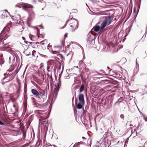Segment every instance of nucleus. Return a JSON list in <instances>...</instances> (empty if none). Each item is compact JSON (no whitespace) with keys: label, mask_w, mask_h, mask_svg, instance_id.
I'll use <instances>...</instances> for the list:
<instances>
[{"label":"nucleus","mask_w":147,"mask_h":147,"mask_svg":"<svg viewBox=\"0 0 147 147\" xmlns=\"http://www.w3.org/2000/svg\"><path fill=\"white\" fill-rule=\"evenodd\" d=\"M9 28L7 26L4 28L0 34V45L4 44L3 39L5 40L7 38V34L6 31L8 32Z\"/></svg>","instance_id":"1"},{"label":"nucleus","mask_w":147,"mask_h":147,"mask_svg":"<svg viewBox=\"0 0 147 147\" xmlns=\"http://www.w3.org/2000/svg\"><path fill=\"white\" fill-rule=\"evenodd\" d=\"M69 22L70 23L69 25L70 27H72V31L73 32L74 31L75 29L78 28V20L75 19L71 18L70 20H67L64 25L63 27V28L65 27L66 26L67 23Z\"/></svg>","instance_id":"2"},{"label":"nucleus","mask_w":147,"mask_h":147,"mask_svg":"<svg viewBox=\"0 0 147 147\" xmlns=\"http://www.w3.org/2000/svg\"><path fill=\"white\" fill-rule=\"evenodd\" d=\"M113 18L111 16H106L105 19L101 25L102 29L104 28L106 25L108 26L112 22Z\"/></svg>","instance_id":"3"},{"label":"nucleus","mask_w":147,"mask_h":147,"mask_svg":"<svg viewBox=\"0 0 147 147\" xmlns=\"http://www.w3.org/2000/svg\"><path fill=\"white\" fill-rule=\"evenodd\" d=\"M32 94L34 95L38 96L40 98H42L45 96V91L41 89H40L38 92L34 89H32L31 90Z\"/></svg>","instance_id":"4"},{"label":"nucleus","mask_w":147,"mask_h":147,"mask_svg":"<svg viewBox=\"0 0 147 147\" xmlns=\"http://www.w3.org/2000/svg\"><path fill=\"white\" fill-rule=\"evenodd\" d=\"M97 36L96 34H94L92 33V31L89 32L87 36V42L89 43H92L95 42V39Z\"/></svg>","instance_id":"5"},{"label":"nucleus","mask_w":147,"mask_h":147,"mask_svg":"<svg viewBox=\"0 0 147 147\" xmlns=\"http://www.w3.org/2000/svg\"><path fill=\"white\" fill-rule=\"evenodd\" d=\"M12 19L17 22L16 23L19 24V26L22 28V30L24 29L23 24H24L23 22L21 20V16L19 14H16L13 16H12Z\"/></svg>","instance_id":"6"},{"label":"nucleus","mask_w":147,"mask_h":147,"mask_svg":"<svg viewBox=\"0 0 147 147\" xmlns=\"http://www.w3.org/2000/svg\"><path fill=\"white\" fill-rule=\"evenodd\" d=\"M39 124L41 123L43 124L47 128V129H48V120L47 119V118L45 119L43 117H41L39 120Z\"/></svg>","instance_id":"7"},{"label":"nucleus","mask_w":147,"mask_h":147,"mask_svg":"<svg viewBox=\"0 0 147 147\" xmlns=\"http://www.w3.org/2000/svg\"><path fill=\"white\" fill-rule=\"evenodd\" d=\"M79 100L82 104H84V94H80L79 95Z\"/></svg>","instance_id":"8"},{"label":"nucleus","mask_w":147,"mask_h":147,"mask_svg":"<svg viewBox=\"0 0 147 147\" xmlns=\"http://www.w3.org/2000/svg\"><path fill=\"white\" fill-rule=\"evenodd\" d=\"M32 6L28 4L24 3L22 6L23 9L27 11L28 8H32Z\"/></svg>","instance_id":"9"},{"label":"nucleus","mask_w":147,"mask_h":147,"mask_svg":"<svg viewBox=\"0 0 147 147\" xmlns=\"http://www.w3.org/2000/svg\"><path fill=\"white\" fill-rule=\"evenodd\" d=\"M15 61V57L14 56L11 54H10L9 58V63H13Z\"/></svg>","instance_id":"10"},{"label":"nucleus","mask_w":147,"mask_h":147,"mask_svg":"<svg viewBox=\"0 0 147 147\" xmlns=\"http://www.w3.org/2000/svg\"><path fill=\"white\" fill-rule=\"evenodd\" d=\"M59 89L55 88L54 92V98L55 99L57 97L58 94V92L59 91Z\"/></svg>","instance_id":"11"},{"label":"nucleus","mask_w":147,"mask_h":147,"mask_svg":"<svg viewBox=\"0 0 147 147\" xmlns=\"http://www.w3.org/2000/svg\"><path fill=\"white\" fill-rule=\"evenodd\" d=\"M100 27L99 26L96 25L93 28L91 31H92V30L94 29V30L95 31L98 32L100 29Z\"/></svg>","instance_id":"12"},{"label":"nucleus","mask_w":147,"mask_h":147,"mask_svg":"<svg viewBox=\"0 0 147 147\" xmlns=\"http://www.w3.org/2000/svg\"><path fill=\"white\" fill-rule=\"evenodd\" d=\"M60 86H61L60 81V80H59L58 81V83H56L55 84V88L59 89Z\"/></svg>","instance_id":"13"},{"label":"nucleus","mask_w":147,"mask_h":147,"mask_svg":"<svg viewBox=\"0 0 147 147\" xmlns=\"http://www.w3.org/2000/svg\"><path fill=\"white\" fill-rule=\"evenodd\" d=\"M2 47L3 48H5V50L7 51V48H9L11 47V46L10 45L8 44H5L3 45V46H2Z\"/></svg>","instance_id":"14"},{"label":"nucleus","mask_w":147,"mask_h":147,"mask_svg":"<svg viewBox=\"0 0 147 147\" xmlns=\"http://www.w3.org/2000/svg\"><path fill=\"white\" fill-rule=\"evenodd\" d=\"M51 51L53 53H54V52H56L59 51V49L57 48H54V47L53 48H51Z\"/></svg>","instance_id":"15"},{"label":"nucleus","mask_w":147,"mask_h":147,"mask_svg":"<svg viewBox=\"0 0 147 147\" xmlns=\"http://www.w3.org/2000/svg\"><path fill=\"white\" fill-rule=\"evenodd\" d=\"M79 63L80 66L81 65L82 67L84 68L86 67V65L84 63L83 61L82 60L80 61Z\"/></svg>","instance_id":"16"},{"label":"nucleus","mask_w":147,"mask_h":147,"mask_svg":"<svg viewBox=\"0 0 147 147\" xmlns=\"http://www.w3.org/2000/svg\"><path fill=\"white\" fill-rule=\"evenodd\" d=\"M63 44V42H61V45H58L57 46H55L54 48H57V49H58L59 50V49H61V48L62 47Z\"/></svg>","instance_id":"17"},{"label":"nucleus","mask_w":147,"mask_h":147,"mask_svg":"<svg viewBox=\"0 0 147 147\" xmlns=\"http://www.w3.org/2000/svg\"><path fill=\"white\" fill-rule=\"evenodd\" d=\"M81 104V103H79L77 105L76 104V106L78 109H80L82 108V106Z\"/></svg>","instance_id":"18"},{"label":"nucleus","mask_w":147,"mask_h":147,"mask_svg":"<svg viewBox=\"0 0 147 147\" xmlns=\"http://www.w3.org/2000/svg\"><path fill=\"white\" fill-rule=\"evenodd\" d=\"M84 85H82L81 86V87L79 89V91L81 92L84 91Z\"/></svg>","instance_id":"19"},{"label":"nucleus","mask_w":147,"mask_h":147,"mask_svg":"<svg viewBox=\"0 0 147 147\" xmlns=\"http://www.w3.org/2000/svg\"><path fill=\"white\" fill-rule=\"evenodd\" d=\"M15 75L13 73L9 76V80H12L14 78Z\"/></svg>","instance_id":"20"},{"label":"nucleus","mask_w":147,"mask_h":147,"mask_svg":"<svg viewBox=\"0 0 147 147\" xmlns=\"http://www.w3.org/2000/svg\"><path fill=\"white\" fill-rule=\"evenodd\" d=\"M139 70V68L138 67H135L134 68V71L136 74H137Z\"/></svg>","instance_id":"21"},{"label":"nucleus","mask_w":147,"mask_h":147,"mask_svg":"<svg viewBox=\"0 0 147 147\" xmlns=\"http://www.w3.org/2000/svg\"><path fill=\"white\" fill-rule=\"evenodd\" d=\"M14 69V68L13 66L11 65L10 68L7 71L9 72H11L13 71Z\"/></svg>","instance_id":"22"},{"label":"nucleus","mask_w":147,"mask_h":147,"mask_svg":"<svg viewBox=\"0 0 147 147\" xmlns=\"http://www.w3.org/2000/svg\"><path fill=\"white\" fill-rule=\"evenodd\" d=\"M124 99V97H121L118 99V102H121Z\"/></svg>","instance_id":"23"},{"label":"nucleus","mask_w":147,"mask_h":147,"mask_svg":"<svg viewBox=\"0 0 147 147\" xmlns=\"http://www.w3.org/2000/svg\"><path fill=\"white\" fill-rule=\"evenodd\" d=\"M53 67L51 66V63H48V66L47 67V68H48V69H50L51 68Z\"/></svg>","instance_id":"24"},{"label":"nucleus","mask_w":147,"mask_h":147,"mask_svg":"<svg viewBox=\"0 0 147 147\" xmlns=\"http://www.w3.org/2000/svg\"><path fill=\"white\" fill-rule=\"evenodd\" d=\"M85 71L86 72H88L87 74L88 75H89V74H90V70L88 68H85Z\"/></svg>","instance_id":"25"},{"label":"nucleus","mask_w":147,"mask_h":147,"mask_svg":"<svg viewBox=\"0 0 147 147\" xmlns=\"http://www.w3.org/2000/svg\"><path fill=\"white\" fill-rule=\"evenodd\" d=\"M31 17L30 16L27 19V22L28 23H29L30 22L31 20Z\"/></svg>","instance_id":"26"},{"label":"nucleus","mask_w":147,"mask_h":147,"mask_svg":"<svg viewBox=\"0 0 147 147\" xmlns=\"http://www.w3.org/2000/svg\"><path fill=\"white\" fill-rule=\"evenodd\" d=\"M31 17L30 16L27 19V22L28 23H29L30 22L31 20Z\"/></svg>","instance_id":"27"},{"label":"nucleus","mask_w":147,"mask_h":147,"mask_svg":"<svg viewBox=\"0 0 147 147\" xmlns=\"http://www.w3.org/2000/svg\"><path fill=\"white\" fill-rule=\"evenodd\" d=\"M2 18H4L5 17H7V16H6L7 15H6L4 12H3V13L2 14Z\"/></svg>","instance_id":"28"},{"label":"nucleus","mask_w":147,"mask_h":147,"mask_svg":"<svg viewBox=\"0 0 147 147\" xmlns=\"http://www.w3.org/2000/svg\"><path fill=\"white\" fill-rule=\"evenodd\" d=\"M108 134V132H105L104 136V138H106L107 137V135Z\"/></svg>","instance_id":"29"},{"label":"nucleus","mask_w":147,"mask_h":147,"mask_svg":"<svg viewBox=\"0 0 147 147\" xmlns=\"http://www.w3.org/2000/svg\"><path fill=\"white\" fill-rule=\"evenodd\" d=\"M120 117L122 119H124V115L123 114H121L120 115Z\"/></svg>","instance_id":"30"},{"label":"nucleus","mask_w":147,"mask_h":147,"mask_svg":"<svg viewBox=\"0 0 147 147\" xmlns=\"http://www.w3.org/2000/svg\"><path fill=\"white\" fill-rule=\"evenodd\" d=\"M27 108V105H26L25 104L24 105V109L26 111V109Z\"/></svg>","instance_id":"31"},{"label":"nucleus","mask_w":147,"mask_h":147,"mask_svg":"<svg viewBox=\"0 0 147 147\" xmlns=\"http://www.w3.org/2000/svg\"><path fill=\"white\" fill-rule=\"evenodd\" d=\"M5 124L0 120V125H4Z\"/></svg>","instance_id":"32"},{"label":"nucleus","mask_w":147,"mask_h":147,"mask_svg":"<svg viewBox=\"0 0 147 147\" xmlns=\"http://www.w3.org/2000/svg\"><path fill=\"white\" fill-rule=\"evenodd\" d=\"M129 138H127V139H126L125 141V144L126 143H127V142H128V140Z\"/></svg>","instance_id":"33"},{"label":"nucleus","mask_w":147,"mask_h":147,"mask_svg":"<svg viewBox=\"0 0 147 147\" xmlns=\"http://www.w3.org/2000/svg\"><path fill=\"white\" fill-rule=\"evenodd\" d=\"M51 47V45H50L49 44L48 45V46H47L48 49L49 50V51H50V49H49V48H50V47Z\"/></svg>","instance_id":"34"},{"label":"nucleus","mask_w":147,"mask_h":147,"mask_svg":"<svg viewBox=\"0 0 147 147\" xmlns=\"http://www.w3.org/2000/svg\"><path fill=\"white\" fill-rule=\"evenodd\" d=\"M35 28H36V30H37V33L38 34L39 32V29L37 27H35Z\"/></svg>","instance_id":"35"},{"label":"nucleus","mask_w":147,"mask_h":147,"mask_svg":"<svg viewBox=\"0 0 147 147\" xmlns=\"http://www.w3.org/2000/svg\"><path fill=\"white\" fill-rule=\"evenodd\" d=\"M20 89L19 88H18L17 90V93L19 94L20 93Z\"/></svg>","instance_id":"36"},{"label":"nucleus","mask_w":147,"mask_h":147,"mask_svg":"<svg viewBox=\"0 0 147 147\" xmlns=\"http://www.w3.org/2000/svg\"><path fill=\"white\" fill-rule=\"evenodd\" d=\"M72 12H75V13H76V12H77V10L76 9H73L72 10Z\"/></svg>","instance_id":"37"},{"label":"nucleus","mask_w":147,"mask_h":147,"mask_svg":"<svg viewBox=\"0 0 147 147\" xmlns=\"http://www.w3.org/2000/svg\"><path fill=\"white\" fill-rule=\"evenodd\" d=\"M35 53V51L34 50H33V51H32V55H34V53Z\"/></svg>","instance_id":"38"},{"label":"nucleus","mask_w":147,"mask_h":147,"mask_svg":"<svg viewBox=\"0 0 147 147\" xmlns=\"http://www.w3.org/2000/svg\"><path fill=\"white\" fill-rule=\"evenodd\" d=\"M8 81H6V82H2V84H3V85H4V84L5 83H6V82H7Z\"/></svg>","instance_id":"39"},{"label":"nucleus","mask_w":147,"mask_h":147,"mask_svg":"<svg viewBox=\"0 0 147 147\" xmlns=\"http://www.w3.org/2000/svg\"><path fill=\"white\" fill-rule=\"evenodd\" d=\"M140 127V124H139L137 126V128L138 129H139Z\"/></svg>","instance_id":"40"},{"label":"nucleus","mask_w":147,"mask_h":147,"mask_svg":"<svg viewBox=\"0 0 147 147\" xmlns=\"http://www.w3.org/2000/svg\"><path fill=\"white\" fill-rule=\"evenodd\" d=\"M134 13L136 12V7H134Z\"/></svg>","instance_id":"41"},{"label":"nucleus","mask_w":147,"mask_h":147,"mask_svg":"<svg viewBox=\"0 0 147 147\" xmlns=\"http://www.w3.org/2000/svg\"><path fill=\"white\" fill-rule=\"evenodd\" d=\"M39 27H41V28L42 29H44V28L43 27V26H42L41 25H39Z\"/></svg>","instance_id":"42"},{"label":"nucleus","mask_w":147,"mask_h":147,"mask_svg":"<svg viewBox=\"0 0 147 147\" xmlns=\"http://www.w3.org/2000/svg\"><path fill=\"white\" fill-rule=\"evenodd\" d=\"M144 119L146 121H147V118H146L145 117H144Z\"/></svg>","instance_id":"43"},{"label":"nucleus","mask_w":147,"mask_h":147,"mask_svg":"<svg viewBox=\"0 0 147 147\" xmlns=\"http://www.w3.org/2000/svg\"><path fill=\"white\" fill-rule=\"evenodd\" d=\"M15 7H19V8L20 7H19V5H18L17 4L16 5Z\"/></svg>","instance_id":"44"},{"label":"nucleus","mask_w":147,"mask_h":147,"mask_svg":"<svg viewBox=\"0 0 147 147\" xmlns=\"http://www.w3.org/2000/svg\"><path fill=\"white\" fill-rule=\"evenodd\" d=\"M99 115V114H98V115H96L95 117V119L96 118H97L98 117V116Z\"/></svg>","instance_id":"45"},{"label":"nucleus","mask_w":147,"mask_h":147,"mask_svg":"<svg viewBox=\"0 0 147 147\" xmlns=\"http://www.w3.org/2000/svg\"><path fill=\"white\" fill-rule=\"evenodd\" d=\"M38 1L39 2H41V3H42V1H41V0H38Z\"/></svg>","instance_id":"46"},{"label":"nucleus","mask_w":147,"mask_h":147,"mask_svg":"<svg viewBox=\"0 0 147 147\" xmlns=\"http://www.w3.org/2000/svg\"><path fill=\"white\" fill-rule=\"evenodd\" d=\"M47 70L48 71L50 72V69H48V68H47Z\"/></svg>","instance_id":"47"},{"label":"nucleus","mask_w":147,"mask_h":147,"mask_svg":"<svg viewBox=\"0 0 147 147\" xmlns=\"http://www.w3.org/2000/svg\"><path fill=\"white\" fill-rule=\"evenodd\" d=\"M39 54L41 56H44V55H42V54H40V53H39Z\"/></svg>","instance_id":"48"},{"label":"nucleus","mask_w":147,"mask_h":147,"mask_svg":"<svg viewBox=\"0 0 147 147\" xmlns=\"http://www.w3.org/2000/svg\"><path fill=\"white\" fill-rule=\"evenodd\" d=\"M13 107L14 108H16V106L15 105H13Z\"/></svg>","instance_id":"49"},{"label":"nucleus","mask_w":147,"mask_h":147,"mask_svg":"<svg viewBox=\"0 0 147 147\" xmlns=\"http://www.w3.org/2000/svg\"><path fill=\"white\" fill-rule=\"evenodd\" d=\"M67 33L65 34V36L66 37H67Z\"/></svg>","instance_id":"50"},{"label":"nucleus","mask_w":147,"mask_h":147,"mask_svg":"<svg viewBox=\"0 0 147 147\" xmlns=\"http://www.w3.org/2000/svg\"><path fill=\"white\" fill-rule=\"evenodd\" d=\"M22 38L24 40L25 39V38L24 37H22Z\"/></svg>","instance_id":"51"},{"label":"nucleus","mask_w":147,"mask_h":147,"mask_svg":"<svg viewBox=\"0 0 147 147\" xmlns=\"http://www.w3.org/2000/svg\"><path fill=\"white\" fill-rule=\"evenodd\" d=\"M137 58L136 59V65H138V64H137Z\"/></svg>","instance_id":"52"},{"label":"nucleus","mask_w":147,"mask_h":147,"mask_svg":"<svg viewBox=\"0 0 147 147\" xmlns=\"http://www.w3.org/2000/svg\"><path fill=\"white\" fill-rule=\"evenodd\" d=\"M47 75L48 76H50V75L49 74V73H47Z\"/></svg>","instance_id":"53"},{"label":"nucleus","mask_w":147,"mask_h":147,"mask_svg":"<svg viewBox=\"0 0 147 147\" xmlns=\"http://www.w3.org/2000/svg\"><path fill=\"white\" fill-rule=\"evenodd\" d=\"M53 146L54 147H55L56 146V145H53Z\"/></svg>","instance_id":"54"},{"label":"nucleus","mask_w":147,"mask_h":147,"mask_svg":"<svg viewBox=\"0 0 147 147\" xmlns=\"http://www.w3.org/2000/svg\"><path fill=\"white\" fill-rule=\"evenodd\" d=\"M30 55V54H27L26 55L27 56H29Z\"/></svg>","instance_id":"55"},{"label":"nucleus","mask_w":147,"mask_h":147,"mask_svg":"<svg viewBox=\"0 0 147 147\" xmlns=\"http://www.w3.org/2000/svg\"><path fill=\"white\" fill-rule=\"evenodd\" d=\"M6 78L5 77H4L3 79V80H4Z\"/></svg>","instance_id":"56"},{"label":"nucleus","mask_w":147,"mask_h":147,"mask_svg":"<svg viewBox=\"0 0 147 147\" xmlns=\"http://www.w3.org/2000/svg\"><path fill=\"white\" fill-rule=\"evenodd\" d=\"M5 11H7V13H8V12L7 11V10L5 9Z\"/></svg>","instance_id":"57"},{"label":"nucleus","mask_w":147,"mask_h":147,"mask_svg":"<svg viewBox=\"0 0 147 147\" xmlns=\"http://www.w3.org/2000/svg\"><path fill=\"white\" fill-rule=\"evenodd\" d=\"M82 138H83V139H85V137H82Z\"/></svg>","instance_id":"58"},{"label":"nucleus","mask_w":147,"mask_h":147,"mask_svg":"<svg viewBox=\"0 0 147 147\" xmlns=\"http://www.w3.org/2000/svg\"><path fill=\"white\" fill-rule=\"evenodd\" d=\"M33 2H34V3H35V0H33Z\"/></svg>","instance_id":"59"},{"label":"nucleus","mask_w":147,"mask_h":147,"mask_svg":"<svg viewBox=\"0 0 147 147\" xmlns=\"http://www.w3.org/2000/svg\"><path fill=\"white\" fill-rule=\"evenodd\" d=\"M81 76V77L82 78L83 77V76L82 75V76Z\"/></svg>","instance_id":"60"},{"label":"nucleus","mask_w":147,"mask_h":147,"mask_svg":"<svg viewBox=\"0 0 147 147\" xmlns=\"http://www.w3.org/2000/svg\"><path fill=\"white\" fill-rule=\"evenodd\" d=\"M61 69V67H59V69Z\"/></svg>","instance_id":"61"},{"label":"nucleus","mask_w":147,"mask_h":147,"mask_svg":"<svg viewBox=\"0 0 147 147\" xmlns=\"http://www.w3.org/2000/svg\"><path fill=\"white\" fill-rule=\"evenodd\" d=\"M100 24V23L99 22H98V23H97V24Z\"/></svg>","instance_id":"62"},{"label":"nucleus","mask_w":147,"mask_h":147,"mask_svg":"<svg viewBox=\"0 0 147 147\" xmlns=\"http://www.w3.org/2000/svg\"><path fill=\"white\" fill-rule=\"evenodd\" d=\"M72 74H70L71 76V75H72Z\"/></svg>","instance_id":"63"},{"label":"nucleus","mask_w":147,"mask_h":147,"mask_svg":"<svg viewBox=\"0 0 147 147\" xmlns=\"http://www.w3.org/2000/svg\"><path fill=\"white\" fill-rule=\"evenodd\" d=\"M107 68L109 69H110V68H109V67H107Z\"/></svg>","instance_id":"64"}]
</instances>
